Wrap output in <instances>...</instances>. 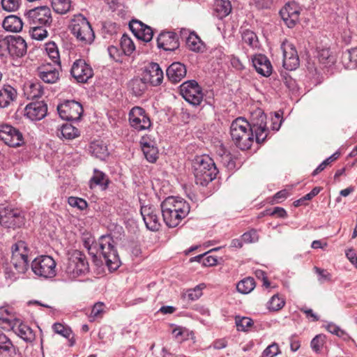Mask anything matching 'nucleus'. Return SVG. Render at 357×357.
<instances>
[{"label": "nucleus", "instance_id": "nucleus-1", "mask_svg": "<svg viewBox=\"0 0 357 357\" xmlns=\"http://www.w3.org/2000/svg\"><path fill=\"white\" fill-rule=\"evenodd\" d=\"M266 120V116L261 110L252 114L250 122L243 117L236 119L230 126L231 140L241 150L249 149L255 139L257 144L264 142L269 132Z\"/></svg>", "mask_w": 357, "mask_h": 357}, {"label": "nucleus", "instance_id": "nucleus-2", "mask_svg": "<svg viewBox=\"0 0 357 357\" xmlns=\"http://www.w3.org/2000/svg\"><path fill=\"white\" fill-rule=\"evenodd\" d=\"M163 220L169 227H177L190 212V205L180 197H168L161 203Z\"/></svg>", "mask_w": 357, "mask_h": 357}, {"label": "nucleus", "instance_id": "nucleus-3", "mask_svg": "<svg viewBox=\"0 0 357 357\" xmlns=\"http://www.w3.org/2000/svg\"><path fill=\"white\" fill-rule=\"evenodd\" d=\"M195 180L197 185L206 186L213 181L218 172L214 161L207 155H197L192 162Z\"/></svg>", "mask_w": 357, "mask_h": 357}, {"label": "nucleus", "instance_id": "nucleus-4", "mask_svg": "<svg viewBox=\"0 0 357 357\" xmlns=\"http://www.w3.org/2000/svg\"><path fill=\"white\" fill-rule=\"evenodd\" d=\"M70 29L78 41L84 45L91 44L95 33L88 20L82 14L75 15L72 19Z\"/></svg>", "mask_w": 357, "mask_h": 357}, {"label": "nucleus", "instance_id": "nucleus-5", "mask_svg": "<svg viewBox=\"0 0 357 357\" xmlns=\"http://www.w3.org/2000/svg\"><path fill=\"white\" fill-rule=\"evenodd\" d=\"M89 272V265L86 257L80 251H73L68 259L65 268V273L70 280H75L84 276Z\"/></svg>", "mask_w": 357, "mask_h": 357}, {"label": "nucleus", "instance_id": "nucleus-6", "mask_svg": "<svg viewBox=\"0 0 357 357\" xmlns=\"http://www.w3.org/2000/svg\"><path fill=\"white\" fill-rule=\"evenodd\" d=\"M98 255L100 254L106 265L110 269H116L119 266V256L110 236H102L97 244Z\"/></svg>", "mask_w": 357, "mask_h": 357}, {"label": "nucleus", "instance_id": "nucleus-7", "mask_svg": "<svg viewBox=\"0 0 357 357\" xmlns=\"http://www.w3.org/2000/svg\"><path fill=\"white\" fill-rule=\"evenodd\" d=\"M56 263L49 255H40L35 258L31 262V270L33 273L45 279H51L56 275Z\"/></svg>", "mask_w": 357, "mask_h": 357}, {"label": "nucleus", "instance_id": "nucleus-8", "mask_svg": "<svg viewBox=\"0 0 357 357\" xmlns=\"http://www.w3.org/2000/svg\"><path fill=\"white\" fill-rule=\"evenodd\" d=\"M29 249L24 241H20L12 246L10 264L18 273H24L29 267Z\"/></svg>", "mask_w": 357, "mask_h": 357}, {"label": "nucleus", "instance_id": "nucleus-9", "mask_svg": "<svg viewBox=\"0 0 357 357\" xmlns=\"http://www.w3.org/2000/svg\"><path fill=\"white\" fill-rule=\"evenodd\" d=\"M30 26H50L52 22V13L47 6H40L25 13Z\"/></svg>", "mask_w": 357, "mask_h": 357}, {"label": "nucleus", "instance_id": "nucleus-10", "mask_svg": "<svg viewBox=\"0 0 357 357\" xmlns=\"http://www.w3.org/2000/svg\"><path fill=\"white\" fill-rule=\"evenodd\" d=\"M180 94L190 104L199 105L203 99V93L201 86L195 80H188L179 86Z\"/></svg>", "mask_w": 357, "mask_h": 357}, {"label": "nucleus", "instance_id": "nucleus-11", "mask_svg": "<svg viewBox=\"0 0 357 357\" xmlns=\"http://www.w3.org/2000/svg\"><path fill=\"white\" fill-rule=\"evenodd\" d=\"M24 218L17 209L8 206L0 207V225L6 228L15 229L24 225Z\"/></svg>", "mask_w": 357, "mask_h": 357}, {"label": "nucleus", "instance_id": "nucleus-12", "mask_svg": "<svg viewBox=\"0 0 357 357\" xmlns=\"http://www.w3.org/2000/svg\"><path fill=\"white\" fill-rule=\"evenodd\" d=\"M59 116L66 121H77L83 113L82 105L75 100H66L57 106Z\"/></svg>", "mask_w": 357, "mask_h": 357}, {"label": "nucleus", "instance_id": "nucleus-13", "mask_svg": "<svg viewBox=\"0 0 357 357\" xmlns=\"http://www.w3.org/2000/svg\"><path fill=\"white\" fill-rule=\"evenodd\" d=\"M0 139L9 146L17 147L24 143L22 132L17 128L8 125H0Z\"/></svg>", "mask_w": 357, "mask_h": 357}, {"label": "nucleus", "instance_id": "nucleus-14", "mask_svg": "<svg viewBox=\"0 0 357 357\" xmlns=\"http://www.w3.org/2000/svg\"><path fill=\"white\" fill-rule=\"evenodd\" d=\"M129 122L130 126L137 130L149 129L151 120L145 110L140 107H134L129 112Z\"/></svg>", "mask_w": 357, "mask_h": 357}, {"label": "nucleus", "instance_id": "nucleus-15", "mask_svg": "<svg viewBox=\"0 0 357 357\" xmlns=\"http://www.w3.org/2000/svg\"><path fill=\"white\" fill-rule=\"evenodd\" d=\"M71 75L80 83H86L93 75L91 66L84 59L75 60L70 69Z\"/></svg>", "mask_w": 357, "mask_h": 357}, {"label": "nucleus", "instance_id": "nucleus-16", "mask_svg": "<svg viewBox=\"0 0 357 357\" xmlns=\"http://www.w3.org/2000/svg\"><path fill=\"white\" fill-rule=\"evenodd\" d=\"M283 52V66L288 70L296 69L299 66V58L295 47L291 43L285 41L281 45Z\"/></svg>", "mask_w": 357, "mask_h": 357}, {"label": "nucleus", "instance_id": "nucleus-17", "mask_svg": "<svg viewBox=\"0 0 357 357\" xmlns=\"http://www.w3.org/2000/svg\"><path fill=\"white\" fill-rule=\"evenodd\" d=\"M144 79L152 86H156L162 84L163 80V72L157 63H149L142 74Z\"/></svg>", "mask_w": 357, "mask_h": 357}, {"label": "nucleus", "instance_id": "nucleus-18", "mask_svg": "<svg viewBox=\"0 0 357 357\" xmlns=\"http://www.w3.org/2000/svg\"><path fill=\"white\" fill-rule=\"evenodd\" d=\"M280 15L285 24L292 28L299 20L300 8L295 2L287 3L280 10Z\"/></svg>", "mask_w": 357, "mask_h": 357}, {"label": "nucleus", "instance_id": "nucleus-19", "mask_svg": "<svg viewBox=\"0 0 357 357\" xmlns=\"http://www.w3.org/2000/svg\"><path fill=\"white\" fill-rule=\"evenodd\" d=\"M129 27L132 33L139 40L147 43L153 38V31L151 27L138 20H132L129 23Z\"/></svg>", "mask_w": 357, "mask_h": 357}, {"label": "nucleus", "instance_id": "nucleus-20", "mask_svg": "<svg viewBox=\"0 0 357 357\" xmlns=\"http://www.w3.org/2000/svg\"><path fill=\"white\" fill-rule=\"evenodd\" d=\"M140 212L146 227L151 231H158L160 223L157 210L151 206H143Z\"/></svg>", "mask_w": 357, "mask_h": 357}, {"label": "nucleus", "instance_id": "nucleus-21", "mask_svg": "<svg viewBox=\"0 0 357 357\" xmlns=\"http://www.w3.org/2000/svg\"><path fill=\"white\" fill-rule=\"evenodd\" d=\"M47 112V106L43 101L31 102L25 107L24 115L31 121L43 119Z\"/></svg>", "mask_w": 357, "mask_h": 357}, {"label": "nucleus", "instance_id": "nucleus-22", "mask_svg": "<svg viewBox=\"0 0 357 357\" xmlns=\"http://www.w3.org/2000/svg\"><path fill=\"white\" fill-rule=\"evenodd\" d=\"M38 77L47 84L56 83L59 79V71L50 63L43 64L37 68Z\"/></svg>", "mask_w": 357, "mask_h": 357}, {"label": "nucleus", "instance_id": "nucleus-23", "mask_svg": "<svg viewBox=\"0 0 357 357\" xmlns=\"http://www.w3.org/2000/svg\"><path fill=\"white\" fill-rule=\"evenodd\" d=\"M157 44L159 48L165 51H174L179 47L177 35L174 32H162L158 36Z\"/></svg>", "mask_w": 357, "mask_h": 357}, {"label": "nucleus", "instance_id": "nucleus-24", "mask_svg": "<svg viewBox=\"0 0 357 357\" xmlns=\"http://www.w3.org/2000/svg\"><path fill=\"white\" fill-rule=\"evenodd\" d=\"M142 150L146 159L150 162H156L158 158V149L155 142L148 136H144L140 139Z\"/></svg>", "mask_w": 357, "mask_h": 357}, {"label": "nucleus", "instance_id": "nucleus-25", "mask_svg": "<svg viewBox=\"0 0 357 357\" xmlns=\"http://www.w3.org/2000/svg\"><path fill=\"white\" fill-rule=\"evenodd\" d=\"M9 50L8 54L13 57H22L26 53L27 46L25 40L20 36H10Z\"/></svg>", "mask_w": 357, "mask_h": 357}, {"label": "nucleus", "instance_id": "nucleus-26", "mask_svg": "<svg viewBox=\"0 0 357 357\" xmlns=\"http://www.w3.org/2000/svg\"><path fill=\"white\" fill-rule=\"evenodd\" d=\"M186 73L185 66L180 62L172 63L166 70L167 78L173 83L181 81L185 77Z\"/></svg>", "mask_w": 357, "mask_h": 357}, {"label": "nucleus", "instance_id": "nucleus-27", "mask_svg": "<svg viewBox=\"0 0 357 357\" xmlns=\"http://www.w3.org/2000/svg\"><path fill=\"white\" fill-rule=\"evenodd\" d=\"M17 97V90L10 84H4L0 88V108L9 107Z\"/></svg>", "mask_w": 357, "mask_h": 357}, {"label": "nucleus", "instance_id": "nucleus-28", "mask_svg": "<svg viewBox=\"0 0 357 357\" xmlns=\"http://www.w3.org/2000/svg\"><path fill=\"white\" fill-rule=\"evenodd\" d=\"M19 318L9 306L0 307V326L5 330H10Z\"/></svg>", "mask_w": 357, "mask_h": 357}, {"label": "nucleus", "instance_id": "nucleus-29", "mask_svg": "<svg viewBox=\"0 0 357 357\" xmlns=\"http://www.w3.org/2000/svg\"><path fill=\"white\" fill-rule=\"evenodd\" d=\"M253 66L257 72L264 77H268L272 73V66L268 59L263 55H256L252 59Z\"/></svg>", "mask_w": 357, "mask_h": 357}, {"label": "nucleus", "instance_id": "nucleus-30", "mask_svg": "<svg viewBox=\"0 0 357 357\" xmlns=\"http://www.w3.org/2000/svg\"><path fill=\"white\" fill-rule=\"evenodd\" d=\"M10 329L26 342H31L34 340L35 335L32 329L24 324L20 318L15 321V323Z\"/></svg>", "mask_w": 357, "mask_h": 357}, {"label": "nucleus", "instance_id": "nucleus-31", "mask_svg": "<svg viewBox=\"0 0 357 357\" xmlns=\"http://www.w3.org/2000/svg\"><path fill=\"white\" fill-rule=\"evenodd\" d=\"M2 26L8 31L19 32L22 29L23 22L20 17L10 15L4 18Z\"/></svg>", "mask_w": 357, "mask_h": 357}, {"label": "nucleus", "instance_id": "nucleus-32", "mask_svg": "<svg viewBox=\"0 0 357 357\" xmlns=\"http://www.w3.org/2000/svg\"><path fill=\"white\" fill-rule=\"evenodd\" d=\"M57 136L61 139H73L79 136V131L70 123H64L56 131Z\"/></svg>", "mask_w": 357, "mask_h": 357}, {"label": "nucleus", "instance_id": "nucleus-33", "mask_svg": "<svg viewBox=\"0 0 357 357\" xmlns=\"http://www.w3.org/2000/svg\"><path fill=\"white\" fill-rule=\"evenodd\" d=\"M89 152L94 157L105 160L109 155L107 146L100 141H95L91 143L89 146Z\"/></svg>", "mask_w": 357, "mask_h": 357}, {"label": "nucleus", "instance_id": "nucleus-34", "mask_svg": "<svg viewBox=\"0 0 357 357\" xmlns=\"http://www.w3.org/2000/svg\"><path fill=\"white\" fill-rule=\"evenodd\" d=\"M342 62L346 69L357 68V47L342 53Z\"/></svg>", "mask_w": 357, "mask_h": 357}, {"label": "nucleus", "instance_id": "nucleus-35", "mask_svg": "<svg viewBox=\"0 0 357 357\" xmlns=\"http://www.w3.org/2000/svg\"><path fill=\"white\" fill-rule=\"evenodd\" d=\"M231 11V5L229 0H215L214 12L219 19L227 16Z\"/></svg>", "mask_w": 357, "mask_h": 357}, {"label": "nucleus", "instance_id": "nucleus-36", "mask_svg": "<svg viewBox=\"0 0 357 357\" xmlns=\"http://www.w3.org/2000/svg\"><path fill=\"white\" fill-rule=\"evenodd\" d=\"M148 83L142 77H134L129 82V88L135 96H141L147 89Z\"/></svg>", "mask_w": 357, "mask_h": 357}, {"label": "nucleus", "instance_id": "nucleus-37", "mask_svg": "<svg viewBox=\"0 0 357 357\" xmlns=\"http://www.w3.org/2000/svg\"><path fill=\"white\" fill-rule=\"evenodd\" d=\"M24 94L28 99L33 100L41 97L43 89L40 83H31L24 87Z\"/></svg>", "mask_w": 357, "mask_h": 357}, {"label": "nucleus", "instance_id": "nucleus-38", "mask_svg": "<svg viewBox=\"0 0 357 357\" xmlns=\"http://www.w3.org/2000/svg\"><path fill=\"white\" fill-rule=\"evenodd\" d=\"M186 45L190 50L196 52H202L204 47L199 37L194 33H190L187 38Z\"/></svg>", "mask_w": 357, "mask_h": 357}, {"label": "nucleus", "instance_id": "nucleus-39", "mask_svg": "<svg viewBox=\"0 0 357 357\" xmlns=\"http://www.w3.org/2000/svg\"><path fill=\"white\" fill-rule=\"evenodd\" d=\"M242 40L252 49L258 48L259 46L257 36L255 32L249 29H246L242 33Z\"/></svg>", "mask_w": 357, "mask_h": 357}, {"label": "nucleus", "instance_id": "nucleus-40", "mask_svg": "<svg viewBox=\"0 0 357 357\" xmlns=\"http://www.w3.org/2000/svg\"><path fill=\"white\" fill-rule=\"evenodd\" d=\"M255 287V281L253 278H246L238 282L236 289L238 292L247 294L251 292Z\"/></svg>", "mask_w": 357, "mask_h": 357}, {"label": "nucleus", "instance_id": "nucleus-41", "mask_svg": "<svg viewBox=\"0 0 357 357\" xmlns=\"http://www.w3.org/2000/svg\"><path fill=\"white\" fill-rule=\"evenodd\" d=\"M53 10L59 14H66L71 10L70 0H52Z\"/></svg>", "mask_w": 357, "mask_h": 357}, {"label": "nucleus", "instance_id": "nucleus-42", "mask_svg": "<svg viewBox=\"0 0 357 357\" xmlns=\"http://www.w3.org/2000/svg\"><path fill=\"white\" fill-rule=\"evenodd\" d=\"M91 185L95 183L98 185H104V188H107L109 184V179L107 175L102 171L94 169L93 175L90 179Z\"/></svg>", "mask_w": 357, "mask_h": 357}, {"label": "nucleus", "instance_id": "nucleus-43", "mask_svg": "<svg viewBox=\"0 0 357 357\" xmlns=\"http://www.w3.org/2000/svg\"><path fill=\"white\" fill-rule=\"evenodd\" d=\"M317 58L320 63L324 66H331L334 64L335 59L328 49H321L318 51Z\"/></svg>", "mask_w": 357, "mask_h": 357}, {"label": "nucleus", "instance_id": "nucleus-44", "mask_svg": "<svg viewBox=\"0 0 357 357\" xmlns=\"http://www.w3.org/2000/svg\"><path fill=\"white\" fill-rule=\"evenodd\" d=\"M45 51L52 61L60 67V56L56 45L54 42L47 43L45 45Z\"/></svg>", "mask_w": 357, "mask_h": 357}, {"label": "nucleus", "instance_id": "nucleus-45", "mask_svg": "<svg viewBox=\"0 0 357 357\" xmlns=\"http://www.w3.org/2000/svg\"><path fill=\"white\" fill-rule=\"evenodd\" d=\"M120 45L121 47V51L126 55H130L135 50V46L134 45L133 41L126 34H123L121 38Z\"/></svg>", "mask_w": 357, "mask_h": 357}, {"label": "nucleus", "instance_id": "nucleus-46", "mask_svg": "<svg viewBox=\"0 0 357 357\" xmlns=\"http://www.w3.org/2000/svg\"><path fill=\"white\" fill-rule=\"evenodd\" d=\"M285 304L283 298H280L278 294L273 295L267 303V307L272 311H278L282 309Z\"/></svg>", "mask_w": 357, "mask_h": 357}, {"label": "nucleus", "instance_id": "nucleus-47", "mask_svg": "<svg viewBox=\"0 0 357 357\" xmlns=\"http://www.w3.org/2000/svg\"><path fill=\"white\" fill-rule=\"evenodd\" d=\"M235 322L238 331H247L253 325L252 319L246 317H236Z\"/></svg>", "mask_w": 357, "mask_h": 357}, {"label": "nucleus", "instance_id": "nucleus-48", "mask_svg": "<svg viewBox=\"0 0 357 357\" xmlns=\"http://www.w3.org/2000/svg\"><path fill=\"white\" fill-rule=\"evenodd\" d=\"M326 335L324 334L317 335L310 342V347L313 351L319 353L326 342Z\"/></svg>", "mask_w": 357, "mask_h": 357}, {"label": "nucleus", "instance_id": "nucleus-49", "mask_svg": "<svg viewBox=\"0 0 357 357\" xmlns=\"http://www.w3.org/2000/svg\"><path fill=\"white\" fill-rule=\"evenodd\" d=\"M45 26H30V33L33 39L42 40L47 36Z\"/></svg>", "mask_w": 357, "mask_h": 357}, {"label": "nucleus", "instance_id": "nucleus-50", "mask_svg": "<svg viewBox=\"0 0 357 357\" xmlns=\"http://www.w3.org/2000/svg\"><path fill=\"white\" fill-rule=\"evenodd\" d=\"M52 329L55 333L61 335L66 338H70L73 333L70 328L60 323L54 324L52 326Z\"/></svg>", "mask_w": 357, "mask_h": 357}, {"label": "nucleus", "instance_id": "nucleus-51", "mask_svg": "<svg viewBox=\"0 0 357 357\" xmlns=\"http://www.w3.org/2000/svg\"><path fill=\"white\" fill-rule=\"evenodd\" d=\"M13 347V344L9 338L0 331V354L9 352Z\"/></svg>", "mask_w": 357, "mask_h": 357}, {"label": "nucleus", "instance_id": "nucleus-52", "mask_svg": "<svg viewBox=\"0 0 357 357\" xmlns=\"http://www.w3.org/2000/svg\"><path fill=\"white\" fill-rule=\"evenodd\" d=\"M68 203L72 207L77 208L81 211L86 208L88 206L87 202L84 199L77 197H68Z\"/></svg>", "mask_w": 357, "mask_h": 357}, {"label": "nucleus", "instance_id": "nucleus-53", "mask_svg": "<svg viewBox=\"0 0 357 357\" xmlns=\"http://www.w3.org/2000/svg\"><path fill=\"white\" fill-rule=\"evenodd\" d=\"M280 353V350L278 344L273 342L264 350L260 357H275Z\"/></svg>", "mask_w": 357, "mask_h": 357}, {"label": "nucleus", "instance_id": "nucleus-54", "mask_svg": "<svg viewBox=\"0 0 357 357\" xmlns=\"http://www.w3.org/2000/svg\"><path fill=\"white\" fill-rule=\"evenodd\" d=\"M324 326L329 333L335 335L337 337H343L347 335L344 330L341 329L338 326L332 322L326 323Z\"/></svg>", "mask_w": 357, "mask_h": 357}, {"label": "nucleus", "instance_id": "nucleus-55", "mask_svg": "<svg viewBox=\"0 0 357 357\" xmlns=\"http://www.w3.org/2000/svg\"><path fill=\"white\" fill-rule=\"evenodd\" d=\"M2 8L8 12L17 10L20 6V0H1Z\"/></svg>", "mask_w": 357, "mask_h": 357}, {"label": "nucleus", "instance_id": "nucleus-56", "mask_svg": "<svg viewBox=\"0 0 357 357\" xmlns=\"http://www.w3.org/2000/svg\"><path fill=\"white\" fill-rule=\"evenodd\" d=\"M241 237L245 243H252L258 241L259 240L258 234L255 229H252L244 233Z\"/></svg>", "mask_w": 357, "mask_h": 357}, {"label": "nucleus", "instance_id": "nucleus-57", "mask_svg": "<svg viewBox=\"0 0 357 357\" xmlns=\"http://www.w3.org/2000/svg\"><path fill=\"white\" fill-rule=\"evenodd\" d=\"M202 289L203 287H202L201 285H197L194 289H188L186 293V296L190 301H196L202 296Z\"/></svg>", "mask_w": 357, "mask_h": 357}, {"label": "nucleus", "instance_id": "nucleus-58", "mask_svg": "<svg viewBox=\"0 0 357 357\" xmlns=\"http://www.w3.org/2000/svg\"><path fill=\"white\" fill-rule=\"evenodd\" d=\"M97 244L98 242H93L91 239H88V241H85L84 243V248L88 250L89 254L93 257H96L98 255Z\"/></svg>", "mask_w": 357, "mask_h": 357}, {"label": "nucleus", "instance_id": "nucleus-59", "mask_svg": "<svg viewBox=\"0 0 357 357\" xmlns=\"http://www.w3.org/2000/svg\"><path fill=\"white\" fill-rule=\"evenodd\" d=\"M9 41L10 36L6 37L0 36V56H5L8 54L9 50Z\"/></svg>", "mask_w": 357, "mask_h": 357}, {"label": "nucleus", "instance_id": "nucleus-60", "mask_svg": "<svg viewBox=\"0 0 357 357\" xmlns=\"http://www.w3.org/2000/svg\"><path fill=\"white\" fill-rule=\"evenodd\" d=\"M315 272L319 275V281L324 282L326 281H330L331 280V275L324 269H321L315 266L314 268Z\"/></svg>", "mask_w": 357, "mask_h": 357}, {"label": "nucleus", "instance_id": "nucleus-61", "mask_svg": "<svg viewBox=\"0 0 357 357\" xmlns=\"http://www.w3.org/2000/svg\"><path fill=\"white\" fill-rule=\"evenodd\" d=\"M103 303H96L93 307H92L91 312V317H93V319H96L98 317H100L102 312H103Z\"/></svg>", "mask_w": 357, "mask_h": 357}, {"label": "nucleus", "instance_id": "nucleus-62", "mask_svg": "<svg viewBox=\"0 0 357 357\" xmlns=\"http://www.w3.org/2000/svg\"><path fill=\"white\" fill-rule=\"evenodd\" d=\"M108 54L111 59L115 61H119L122 54V51L119 50L117 47L111 45L107 48Z\"/></svg>", "mask_w": 357, "mask_h": 357}, {"label": "nucleus", "instance_id": "nucleus-63", "mask_svg": "<svg viewBox=\"0 0 357 357\" xmlns=\"http://www.w3.org/2000/svg\"><path fill=\"white\" fill-rule=\"evenodd\" d=\"M4 273L6 278L11 280H15L17 278V275L20 274L16 272L10 264L5 268Z\"/></svg>", "mask_w": 357, "mask_h": 357}, {"label": "nucleus", "instance_id": "nucleus-64", "mask_svg": "<svg viewBox=\"0 0 357 357\" xmlns=\"http://www.w3.org/2000/svg\"><path fill=\"white\" fill-rule=\"evenodd\" d=\"M211 54L213 57L215 58L218 61H222L226 56L224 48L221 46L214 48L211 51Z\"/></svg>", "mask_w": 357, "mask_h": 357}]
</instances>
